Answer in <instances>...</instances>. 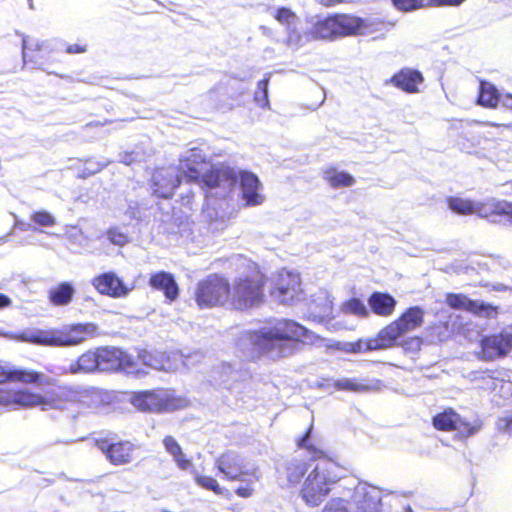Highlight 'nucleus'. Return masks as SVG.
Masks as SVG:
<instances>
[{
	"instance_id": "obj_1",
	"label": "nucleus",
	"mask_w": 512,
	"mask_h": 512,
	"mask_svg": "<svg viewBox=\"0 0 512 512\" xmlns=\"http://www.w3.org/2000/svg\"><path fill=\"white\" fill-rule=\"evenodd\" d=\"M40 391L29 388H1L0 406L11 409H33L41 411H71L72 418L83 414L88 407L90 390L73 384H50Z\"/></svg>"
},
{
	"instance_id": "obj_2",
	"label": "nucleus",
	"mask_w": 512,
	"mask_h": 512,
	"mask_svg": "<svg viewBox=\"0 0 512 512\" xmlns=\"http://www.w3.org/2000/svg\"><path fill=\"white\" fill-rule=\"evenodd\" d=\"M252 352L257 356L281 359L295 352V345L317 346L325 339L289 318L270 320L268 325L249 333Z\"/></svg>"
},
{
	"instance_id": "obj_3",
	"label": "nucleus",
	"mask_w": 512,
	"mask_h": 512,
	"mask_svg": "<svg viewBox=\"0 0 512 512\" xmlns=\"http://www.w3.org/2000/svg\"><path fill=\"white\" fill-rule=\"evenodd\" d=\"M99 327L91 322L76 323L62 328L23 331L19 338L27 343L43 346H76L89 338L99 336Z\"/></svg>"
},
{
	"instance_id": "obj_4",
	"label": "nucleus",
	"mask_w": 512,
	"mask_h": 512,
	"mask_svg": "<svg viewBox=\"0 0 512 512\" xmlns=\"http://www.w3.org/2000/svg\"><path fill=\"white\" fill-rule=\"evenodd\" d=\"M267 278L257 267H251L246 274L237 277L231 284L230 309L249 311L265 302Z\"/></svg>"
},
{
	"instance_id": "obj_5",
	"label": "nucleus",
	"mask_w": 512,
	"mask_h": 512,
	"mask_svg": "<svg viewBox=\"0 0 512 512\" xmlns=\"http://www.w3.org/2000/svg\"><path fill=\"white\" fill-rule=\"evenodd\" d=\"M230 297V280L219 273H211L200 279L193 292V298L199 309H211L225 305L230 308Z\"/></svg>"
},
{
	"instance_id": "obj_6",
	"label": "nucleus",
	"mask_w": 512,
	"mask_h": 512,
	"mask_svg": "<svg viewBox=\"0 0 512 512\" xmlns=\"http://www.w3.org/2000/svg\"><path fill=\"white\" fill-rule=\"evenodd\" d=\"M425 311L419 306L405 309L395 320L380 329L388 348L396 346L397 340L424 323Z\"/></svg>"
},
{
	"instance_id": "obj_7",
	"label": "nucleus",
	"mask_w": 512,
	"mask_h": 512,
	"mask_svg": "<svg viewBox=\"0 0 512 512\" xmlns=\"http://www.w3.org/2000/svg\"><path fill=\"white\" fill-rule=\"evenodd\" d=\"M133 403L142 411L172 412L184 407V400L164 390H147L135 393Z\"/></svg>"
},
{
	"instance_id": "obj_8",
	"label": "nucleus",
	"mask_w": 512,
	"mask_h": 512,
	"mask_svg": "<svg viewBox=\"0 0 512 512\" xmlns=\"http://www.w3.org/2000/svg\"><path fill=\"white\" fill-rule=\"evenodd\" d=\"M95 447L101 451L108 462L114 466L130 464L135 458L136 446L129 440L115 437H99L94 439Z\"/></svg>"
},
{
	"instance_id": "obj_9",
	"label": "nucleus",
	"mask_w": 512,
	"mask_h": 512,
	"mask_svg": "<svg viewBox=\"0 0 512 512\" xmlns=\"http://www.w3.org/2000/svg\"><path fill=\"white\" fill-rule=\"evenodd\" d=\"M338 38L367 35L379 31L382 21L371 17L362 18L352 14H333Z\"/></svg>"
},
{
	"instance_id": "obj_10",
	"label": "nucleus",
	"mask_w": 512,
	"mask_h": 512,
	"mask_svg": "<svg viewBox=\"0 0 512 512\" xmlns=\"http://www.w3.org/2000/svg\"><path fill=\"white\" fill-rule=\"evenodd\" d=\"M511 350L512 332L502 330L480 339L477 357L483 361H493L506 357Z\"/></svg>"
},
{
	"instance_id": "obj_11",
	"label": "nucleus",
	"mask_w": 512,
	"mask_h": 512,
	"mask_svg": "<svg viewBox=\"0 0 512 512\" xmlns=\"http://www.w3.org/2000/svg\"><path fill=\"white\" fill-rule=\"evenodd\" d=\"M334 483L335 480L325 476L316 466L308 473L301 488V496L308 505L318 506L330 493Z\"/></svg>"
},
{
	"instance_id": "obj_12",
	"label": "nucleus",
	"mask_w": 512,
	"mask_h": 512,
	"mask_svg": "<svg viewBox=\"0 0 512 512\" xmlns=\"http://www.w3.org/2000/svg\"><path fill=\"white\" fill-rule=\"evenodd\" d=\"M475 388L488 395L492 401L507 400L512 397V381L498 377L495 371L485 370L473 379Z\"/></svg>"
},
{
	"instance_id": "obj_13",
	"label": "nucleus",
	"mask_w": 512,
	"mask_h": 512,
	"mask_svg": "<svg viewBox=\"0 0 512 512\" xmlns=\"http://www.w3.org/2000/svg\"><path fill=\"white\" fill-rule=\"evenodd\" d=\"M270 293L283 304H293L300 301L303 298L300 276L291 272L279 273Z\"/></svg>"
},
{
	"instance_id": "obj_14",
	"label": "nucleus",
	"mask_w": 512,
	"mask_h": 512,
	"mask_svg": "<svg viewBox=\"0 0 512 512\" xmlns=\"http://www.w3.org/2000/svg\"><path fill=\"white\" fill-rule=\"evenodd\" d=\"M100 371H131L135 368L134 357L122 348L99 346Z\"/></svg>"
},
{
	"instance_id": "obj_15",
	"label": "nucleus",
	"mask_w": 512,
	"mask_h": 512,
	"mask_svg": "<svg viewBox=\"0 0 512 512\" xmlns=\"http://www.w3.org/2000/svg\"><path fill=\"white\" fill-rule=\"evenodd\" d=\"M181 184V176L172 167L155 169L150 181L153 194L162 199H170Z\"/></svg>"
},
{
	"instance_id": "obj_16",
	"label": "nucleus",
	"mask_w": 512,
	"mask_h": 512,
	"mask_svg": "<svg viewBox=\"0 0 512 512\" xmlns=\"http://www.w3.org/2000/svg\"><path fill=\"white\" fill-rule=\"evenodd\" d=\"M13 382L23 384H36L39 386H49L58 384L52 378L45 376L44 373L32 369L14 368L10 369L0 363V384Z\"/></svg>"
},
{
	"instance_id": "obj_17",
	"label": "nucleus",
	"mask_w": 512,
	"mask_h": 512,
	"mask_svg": "<svg viewBox=\"0 0 512 512\" xmlns=\"http://www.w3.org/2000/svg\"><path fill=\"white\" fill-rule=\"evenodd\" d=\"M92 286L101 295L111 298L126 297L132 288L128 287L115 272L109 271L95 276L91 281Z\"/></svg>"
},
{
	"instance_id": "obj_18",
	"label": "nucleus",
	"mask_w": 512,
	"mask_h": 512,
	"mask_svg": "<svg viewBox=\"0 0 512 512\" xmlns=\"http://www.w3.org/2000/svg\"><path fill=\"white\" fill-rule=\"evenodd\" d=\"M331 349L338 350L347 354H361L376 350L388 349V346L383 337H381V331L370 338H359L353 342H334L329 345Z\"/></svg>"
},
{
	"instance_id": "obj_19",
	"label": "nucleus",
	"mask_w": 512,
	"mask_h": 512,
	"mask_svg": "<svg viewBox=\"0 0 512 512\" xmlns=\"http://www.w3.org/2000/svg\"><path fill=\"white\" fill-rule=\"evenodd\" d=\"M215 466L229 481L240 480L243 476L249 475V472L244 470L241 456L233 451L220 454L215 460Z\"/></svg>"
},
{
	"instance_id": "obj_20",
	"label": "nucleus",
	"mask_w": 512,
	"mask_h": 512,
	"mask_svg": "<svg viewBox=\"0 0 512 512\" xmlns=\"http://www.w3.org/2000/svg\"><path fill=\"white\" fill-rule=\"evenodd\" d=\"M206 164L207 160L201 151L193 148L188 155L180 158L178 171L187 183H200L202 168Z\"/></svg>"
},
{
	"instance_id": "obj_21",
	"label": "nucleus",
	"mask_w": 512,
	"mask_h": 512,
	"mask_svg": "<svg viewBox=\"0 0 512 512\" xmlns=\"http://www.w3.org/2000/svg\"><path fill=\"white\" fill-rule=\"evenodd\" d=\"M510 201L499 200L496 198H486L477 201L476 215L491 223H501L507 220L508 208Z\"/></svg>"
},
{
	"instance_id": "obj_22",
	"label": "nucleus",
	"mask_w": 512,
	"mask_h": 512,
	"mask_svg": "<svg viewBox=\"0 0 512 512\" xmlns=\"http://www.w3.org/2000/svg\"><path fill=\"white\" fill-rule=\"evenodd\" d=\"M238 181L237 172L229 167L226 168H215L212 167L205 173H201L200 183L202 188L213 189L224 186L227 184L228 187L233 186Z\"/></svg>"
},
{
	"instance_id": "obj_23",
	"label": "nucleus",
	"mask_w": 512,
	"mask_h": 512,
	"mask_svg": "<svg viewBox=\"0 0 512 512\" xmlns=\"http://www.w3.org/2000/svg\"><path fill=\"white\" fill-rule=\"evenodd\" d=\"M423 81L424 77L420 71L406 67L396 72L387 83L405 93L414 94L420 91L419 86Z\"/></svg>"
},
{
	"instance_id": "obj_24",
	"label": "nucleus",
	"mask_w": 512,
	"mask_h": 512,
	"mask_svg": "<svg viewBox=\"0 0 512 512\" xmlns=\"http://www.w3.org/2000/svg\"><path fill=\"white\" fill-rule=\"evenodd\" d=\"M148 284L153 290L162 292L168 303L176 301L179 297V286L170 272L157 271L152 273Z\"/></svg>"
},
{
	"instance_id": "obj_25",
	"label": "nucleus",
	"mask_w": 512,
	"mask_h": 512,
	"mask_svg": "<svg viewBox=\"0 0 512 512\" xmlns=\"http://www.w3.org/2000/svg\"><path fill=\"white\" fill-rule=\"evenodd\" d=\"M48 54L49 49L44 41L30 35L22 38V56L25 64L30 63L40 66L44 63Z\"/></svg>"
},
{
	"instance_id": "obj_26",
	"label": "nucleus",
	"mask_w": 512,
	"mask_h": 512,
	"mask_svg": "<svg viewBox=\"0 0 512 512\" xmlns=\"http://www.w3.org/2000/svg\"><path fill=\"white\" fill-rule=\"evenodd\" d=\"M100 371L99 346L88 349L72 361L66 371L71 375Z\"/></svg>"
},
{
	"instance_id": "obj_27",
	"label": "nucleus",
	"mask_w": 512,
	"mask_h": 512,
	"mask_svg": "<svg viewBox=\"0 0 512 512\" xmlns=\"http://www.w3.org/2000/svg\"><path fill=\"white\" fill-rule=\"evenodd\" d=\"M238 180H240V186L243 193V198L246 200V204L249 206L260 205L263 202V196L258 193L260 187V181L258 177L248 171L239 172Z\"/></svg>"
},
{
	"instance_id": "obj_28",
	"label": "nucleus",
	"mask_w": 512,
	"mask_h": 512,
	"mask_svg": "<svg viewBox=\"0 0 512 512\" xmlns=\"http://www.w3.org/2000/svg\"><path fill=\"white\" fill-rule=\"evenodd\" d=\"M368 305L375 315L387 318L395 312L397 301L387 292L375 291L370 294Z\"/></svg>"
},
{
	"instance_id": "obj_29",
	"label": "nucleus",
	"mask_w": 512,
	"mask_h": 512,
	"mask_svg": "<svg viewBox=\"0 0 512 512\" xmlns=\"http://www.w3.org/2000/svg\"><path fill=\"white\" fill-rule=\"evenodd\" d=\"M206 100L212 110L222 113L234 109L237 105L233 102V96L220 86L209 89L206 94Z\"/></svg>"
},
{
	"instance_id": "obj_30",
	"label": "nucleus",
	"mask_w": 512,
	"mask_h": 512,
	"mask_svg": "<svg viewBox=\"0 0 512 512\" xmlns=\"http://www.w3.org/2000/svg\"><path fill=\"white\" fill-rule=\"evenodd\" d=\"M75 292L71 282L63 281L48 289L47 300L55 307L67 306L72 302Z\"/></svg>"
},
{
	"instance_id": "obj_31",
	"label": "nucleus",
	"mask_w": 512,
	"mask_h": 512,
	"mask_svg": "<svg viewBox=\"0 0 512 512\" xmlns=\"http://www.w3.org/2000/svg\"><path fill=\"white\" fill-rule=\"evenodd\" d=\"M165 451L172 456L177 467L181 470H188L192 467V460L187 457L178 441L171 435L162 440Z\"/></svg>"
},
{
	"instance_id": "obj_32",
	"label": "nucleus",
	"mask_w": 512,
	"mask_h": 512,
	"mask_svg": "<svg viewBox=\"0 0 512 512\" xmlns=\"http://www.w3.org/2000/svg\"><path fill=\"white\" fill-rule=\"evenodd\" d=\"M477 103L482 107L495 109L500 103V92L492 83L480 80Z\"/></svg>"
},
{
	"instance_id": "obj_33",
	"label": "nucleus",
	"mask_w": 512,
	"mask_h": 512,
	"mask_svg": "<svg viewBox=\"0 0 512 512\" xmlns=\"http://www.w3.org/2000/svg\"><path fill=\"white\" fill-rule=\"evenodd\" d=\"M323 179L334 189L350 187L355 179L345 171H339L336 167H328L323 171Z\"/></svg>"
},
{
	"instance_id": "obj_34",
	"label": "nucleus",
	"mask_w": 512,
	"mask_h": 512,
	"mask_svg": "<svg viewBox=\"0 0 512 512\" xmlns=\"http://www.w3.org/2000/svg\"><path fill=\"white\" fill-rule=\"evenodd\" d=\"M310 33L314 39L332 40L338 38L334 15L327 16L326 18L317 21L313 25Z\"/></svg>"
},
{
	"instance_id": "obj_35",
	"label": "nucleus",
	"mask_w": 512,
	"mask_h": 512,
	"mask_svg": "<svg viewBox=\"0 0 512 512\" xmlns=\"http://www.w3.org/2000/svg\"><path fill=\"white\" fill-rule=\"evenodd\" d=\"M310 463L303 459H293L285 465L286 477L290 485H298L307 474Z\"/></svg>"
},
{
	"instance_id": "obj_36",
	"label": "nucleus",
	"mask_w": 512,
	"mask_h": 512,
	"mask_svg": "<svg viewBox=\"0 0 512 512\" xmlns=\"http://www.w3.org/2000/svg\"><path fill=\"white\" fill-rule=\"evenodd\" d=\"M458 415L453 408L448 407L443 411L437 413L432 418V425L438 431L451 432L455 429L456 420Z\"/></svg>"
},
{
	"instance_id": "obj_37",
	"label": "nucleus",
	"mask_w": 512,
	"mask_h": 512,
	"mask_svg": "<svg viewBox=\"0 0 512 512\" xmlns=\"http://www.w3.org/2000/svg\"><path fill=\"white\" fill-rule=\"evenodd\" d=\"M481 428L482 423L480 421L469 422L459 414L458 420H456L455 423V429L453 431L456 432L455 437L457 439L465 441L478 433Z\"/></svg>"
},
{
	"instance_id": "obj_38",
	"label": "nucleus",
	"mask_w": 512,
	"mask_h": 512,
	"mask_svg": "<svg viewBox=\"0 0 512 512\" xmlns=\"http://www.w3.org/2000/svg\"><path fill=\"white\" fill-rule=\"evenodd\" d=\"M477 201L451 196L447 198L448 208L458 215H471L476 213Z\"/></svg>"
},
{
	"instance_id": "obj_39",
	"label": "nucleus",
	"mask_w": 512,
	"mask_h": 512,
	"mask_svg": "<svg viewBox=\"0 0 512 512\" xmlns=\"http://www.w3.org/2000/svg\"><path fill=\"white\" fill-rule=\"evenodd\" d=\"M489 133H462L457 141L458 147L467 153L475 151L476 147L480 144L481 140H490Z\"/></svg>"
},
{
	"instance_id": "obj_40",
	"label": "nucleus",
	"mask_w": 512,
	"mask_h": 512,
	"mask_svg": "<svg viewBox=\"0 0 512 512\" xmlns=\"http://www.w3.org/2000/svg\"><path fill=\"white\" fill-rule=\"evenodd\" d=\"M342 311L345 314H352L360 318H366L369 315V311L363 301L356 297L349 298L343 302Z\"/></svg>"
},
{
	"instance_id": "obj_41",
	"label": "nucleus",
	"mask_w": 512,
	"mask_h": 512,
	"mask_svg": "<svg viewBox=\"0 0 512 512\" xmlns=\"http://www.w3.org/2000/svg\"><path fill=\"white\" fill-rule=\"evenodd\" d=\"M499 312L498 306L479 302L476 300H472L469 313L479 316V317H485V318H493L496 317Z\"/></svg>"
},
{
	"instance_id": "obj_42",
	"label": "nucleus",
	"mask_w": 512,
	"mask_h": 512,
	"mask_svg": "<svg viewBox=\"0 0 512 512\" xmlns=\"http://www.w3.org/2000/svg\"><path fill=\"white\" fill-rule=\"evenodd\" d=\"M446 304L455 310H463L469 312L470 305L472 299H470L467 295L461 293H447L446 294Z\"/></svg>"
},
{
	"instance_id": "obj_43",
	"label": "nucleus",
	"mask_w": 512,
	"mask_h": 512,
	"mask_svg": "<svg viewBox=\"0 0 512 512\" xmlns=\"http://www.w3.org/2000/svg\"><path fill=\"white\" fill-rule=\"evenodd\" d=\"M392 5L401 12H412L429 7L428 0H391Z\"/></svg>"
},
{
	"instance_id": "obj_44",
	"label": "nucleus",
	"mask_w": 512,
	"mask_h": 512,
	"mask_svg": "<svg viewBox=\"0 0 512 512\" xmlns=\"http://www.w3.org/2000/svg\"><path fill=\"white\" fill-rule=\"evenodd\" d=\"M334 387L339 391L365 392L372 388L369 384H363L355 379H342L334 383Z\"/></svg>"
},
{
	"instance_id": "obj_45",
	"label": "nucleus",
	"mask_w": 512,
	"mask_h": 512,
	"mask_svg": "<svg viewBox=\"0 0 512 512\" xmlns=\"http://www.w3.org/2000/svg\"><path fill=\"white\" fill-rule=\"evenodd\" d=\"M268 84V77L261 79L257 82V87L254 93V101L261 108H268L270 104L268 97Z\"/></svg>"
},
{
	"instance_id": "obj_46",
	"label": "nucleus",
	"mask_w": 512,
	"mask_h": 512,
	"mask_svg": "<svg viewBox=\"0 0 512 512\" xmlns=\"http://www.w3.org/2000/svg\"><path fill=\"white\" fill-rule=\"evenodd\" d=\"M104 165L93 159H86L82 163V167L77 169V178L86 179L100 172Z\"/></svg>"
},
{
	"instance_id": "obj_47",
	"label": "nucleus",
	"mask_w": 512,
	"mask_h": 512,
	"mask_svg": "<svg viewBox=\"0 0 512 512\" xmlns=\"http://www.w3.org/2000/svg\"><path fill=\"white\" fill-rule=\"evenodd\" d=\"M195 482L201 488L212 491L216 495H222L224 493V489L213 476L196 475Z\"/></svg>"
},
{
	"instance_id": "obj_48",
	"label": "nucleus",
	"mask_w": 512,
	"mask_h": 512,
	"mask_svg": "<svg viewBox=\"0 0 512 512\" xmlns=\"http://www.w3.org/2000/svg\"><path fill=\"white\" fill-rule=\"evenodd\" d=\"M423 337L414 335V336H408L405 338H400L397 340L396 345L400 346L405 351L409 352H418L420 351L422 345H423Z\"/></svg>"
},
{
	"instance_id": "obj_49",
	"label": "nucleus",
	"mask_w": 512,
	"mask_h": 512,
	"mask_svg": "<svg viewBox=\"0 0 512 512\" xmlns=\"http://www.w3.org/2000/svg\"><path fill=\"white\" fill-rule=\"evenodd\" d=\"M248 476H249V478H247L246 476H243L242 479H240L241 481L245 482V485L239 486L235 489V493L240 498H249L255 492L254 482L258 480V477L251 473H249Z\"/></svg>"
},
{
	"instance_id": "obj_50",
	"label": "nucleus",
	"mask_w": 512,
	"mask_h": 512,
	"mask_svg": "<svg viewBox=\"0 0 512 512\" xmlns=\"http://www.w3.org/2000/svg\"><path fill=\"white\" fill-rule=\"evenodd\" d=\"M108 240L117 246H124L129 242V236L119 227H111L106 231Z\"/></svg>"
},
{
	"instance_id": "obj_51",
	"label": "nucleus",
	"mask_w": 512,
	"mask_h": 512,
	"mask_svg": "<svg viewBox=\"0 0 512 512\" xmlns=\"http://www.w3.org/2000/svg\"><path fill=\"white\" fill-rule=\"evenodd\" d=\"M274 18L283 25H291L297 18L296 14L287 7H280L276 9Z\"/></svg>"
},
{
	"instance_id": "obj_52",
	"label": "nucleus",
	"mask_w": 512,
	"mask_h": 512,
	"mask_svg": "<svg viewBox=\"0 0 512 512\" xmlns=\"http://www.w3.org/2000/svg\"><path fill=\"white\" fill-rule=\"evenodd\" d=\"M31 220L43 227H51L55 224L54 217L47 211H35L31 215Z\"/></svg>"
},
{
	"instance_id": "obj_53",
	"label": "nucleus",
	"mask_w": 512,
	"mask_h": 512,
	"mask_svg": "<svg viewBox=\"0 0 512 512\" xmlns=\"http://www.w3.org/2000/svg\"><path fill=\"white\" fill-rule=\"evenodd\" d=\"M311 433H312V425H310V427L306 430V432L301 437H299V439L297 440V446L299 448L306 449L307 451H309L310 453H312L314 455L322 454V451L317 449L313 444L309 443L308 440L310 438Z\"/></svg>"
},
{
	"instance_id": "obj_54",
	"label": "nucleus",
	"mask_w": 512,
	"mask_h": 512,
	"mask_svg": "<svg viewBox=\"0 0 512 512\" xmlns=\"http://www.w3.org/2000/svg\"><path fill=\"white\" fill-rule=\"evenodd\" d=\"M348 502L344 499H332L325 507L326 512H348Z\"/></svg>"
},
{
	"instance_id": "obj_55",
	"label": "nucleus",
	"mask_w": 512,
	"mask_h": 512,
	"mask_svg": "<svg viewBox=\"0 0 512 512\" xmlns=\"http://www.w3.org/2000/svg\"><path fill=\"white\" fill-rule=\"evenodd\" d=\"M429 7L458 6L465 0H428Z\"/></svg>"
},
{
	"instance_id": "obj_56",
	"label": "nucleus",
	"mask_w": 512,
	"mask_h": 512,
	"mask_svg": "<svg viewBox=\"0 0 512 512\" xmlns=\"http://www.w3.org/2000/svg\"><path fill=\"white\" fill-rule=\"evenodd\" d=\"M88 46L85 43H74L70 44L65 48L68 54H82L87 52Z\"/></svg>"
},
{
	"instance_id": "obj_57",
	"label": "nucleus",
	"mask_w": 512,
	"mask_h": 512,
	"mask_svg": "<svg viewBox=\"0 0 512 512\" xmlns=\"http://www.w3.org/2000/svg\"><path fill=\"white\" fill-rule=\"evenodd\" d=\"M503 107L511 109L512 110V94H500V103Z\"/></svg>"
},
{
	"instance_id": "obj_58",
	"label": "nucleus",
	"mask_w": 512,
	"mask_h": 512,
	"mask_svg": "<svg viewBox=\"0 0 512 512\" xmlns=\"http://www.w3.org/2000/svg\"><path fill=\"white\" fill-rule=\"evenodd\" d=\"M319 4L325 7H332L341 3H345L348 0H316Z\"/></svg>"
},
{
	"instance_id": "obj_59",
	"label": "nucleus",
	"mask_w": 512,
	"mask_h": 512,
	"mask_svg": "<svg viewBox=\"0 0 512 512\" xmlns=\"http://www.w3.org/2000/svg\"><path fill=\"white\" fill-rule=\"evenodd\" d=\"M10 305L11 299L7 295L0 293V309L8 307Z\"/></svg>"
},
{
	"instance_id": "obj_60",
	"label": "nucleus",
	"mask_w": 512,
	"mask_h": 512,
	"mask_svg": "<svg viewBox=\"0 0 512 512\" xmlns=\"http://www.w3.org/2000/svg\"><path fill=\"white\" fill-rule=\"evenodd\" d=\"M506 222H508L509 224L512 225V202H510V207L508 208V213H507V220Z\"/></svg>"
},
{
	"instance_id": "obj_61",
	"label": "nucleus",
	"mask_w": 512,
	"mask_h": 512,
	"mask_svg": "<svg viewBox=\"0 0 512 512\" xmlns=\"http://www.w3.org/2000/svg\"><path fill=\"white\" fill-rule=\"evenodd\" d=\"M483 124L485 126H492V127H502V126H504L503 124H496V123H492V122H485Z\"/></svg>"
}]
</instances>
